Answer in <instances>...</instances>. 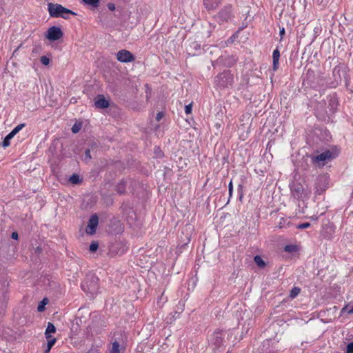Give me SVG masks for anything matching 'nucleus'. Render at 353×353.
Returning a JSON list of instances; mask_svg holds the SVG:
<instances>
[{
    "mask_svg": "<svg viewBox=\"0 0 353 353\" xmlns=\"http://www.w3.org/2000/svg\"><path fill=\"white\" fill-rule=\"evenodd\" d=\"M81 287L85 292L93 297L99 292V278L94 274L87 275Z\"/></svg>",
    "mask_w": 353,
    "mask_h": 353,
    "instance_id": "obj_1",
    "label": "nucleus"
},
{
    "mask_svg": "<svg viewBox=\"0 0 353 353\" xmlns=\"http://www.w3.org/2000/svg\"><path fill=\"white\" fill-rule=\"evenodd\" d=\"M48 10L50 16L54 18L61 17L64 19H69V16H64L63 14H71L72 15H77L76 12L58 3H49L48 4Z\"/></svg>",
    "mask_w": 353,
    "mask_h": 353,
    "instance_id": "obj_2",
    "label": "nucleus"
},
{
    "mask_svg": "<svg viewBox=\"0 0 353 353\" xmlns=\"http://www.w3.org/2000/svg\"><path fill=\"white\" fill-rule=\"evenodd\" d=\"M292 196L296 201H303L308 197L303 185L299 182H292L290 185Z\"/></svg>",
    "mask_w": 353,
    "mask_h": 353,
    "instance_id": "obj_3",
    "label": "nucleus"
},
{
    "mask_svg": "<svg viewBox=\"0 0 353 353\" xmlns=\"http://www.w3.org/2000/svg\"><path fill=\"white\" fill-rule=\"evenodd\" d=\"M233 81L232 75L228 71L219 74L214 79L216 85L220 88H228Z\"/></svg>",
    "mask_w": 353,
    "mask_h": 353,
    "instance_id": "obj_4",
    "label": "nucleus"
},
{
    "mask_svg": "<svg viewBox=\"0 0 353 353\" xmlns=\"http://www.w3.org/2000/svg\"><path fill=\"white\" fill-rule=\"evenodd\" d=\"M232 6L230 4L225 6L214 17L219 24L229 21L232 17Z\"/></svg>",
    "mask_w": 353,
    "mask_h": 353,
    "instance_id": "obj_5",
    "label": "nucleus"
},
{
    "mask_svg": "<svg viewBox=\"0 0 353 353\" xmlns=\"http://www.w3.org/2000/svg\"><path fill=\"white\" fill-rule=\"evenodd\" d=\"M223 331L222 330H216L212 334L211 338L210 345L212 348L213 353H219L221 352V348L223 346Z\"/></svg>",
    "mask_w": 353,
    "mask_h": 353,
    "instance_id": "obj_6",
    "label": "nucleus"
},
{
    "mask_svg": "<svg viewBox=\"0 0 353 353\" xmlns=\"http://www.w3.org/2000/svg\"><path fill=\"white\" fill-rule=\"evenodd\" d=\"M330 176L327 174L319 176L315 185V192L321 194L329 186Z\"/></svg>",
    "mask_w": 353,
    "mask_h": 353,
    "instance_id": "obj_7",
    "label": "nucleus"
},
{
    "mask_svg": "<svg viewBox=\"0 0 353 353\" xmlns=\"http://www.w3.org/2000/svg\"><path fill=\"white\" fill-rule=\"evenodd\" d=\"M63 35L61 29L57 26L50 27L46 34V38L50 41H57L61 39Z\"/></svg>",
    "mask_w": 353,
    "mask_h": 353,
    "instance_id": "obj_8",
    "label": "nucleus"
},
{
    "mask_svg": "<svg viewBox=\"0 0 353 353\" xmlns=\"http://www.w3.org/2000/svg\"><path fill=\"white\" fill-rule=\"evenodd\" d=\"M117 59L120 62L128 63L133 61L135 59V57L130 51L121 50L117 52Z\"/></svg>",
    "mask_w": 353,
    "mask_h": 353,
    "instance_id": "obj_9",
    "label": "nucleus"
},
{
    "mask_svg": "<svg viewBox=\"0 0 353 353\" xmlns=\"http://www.w3.org/2000/svg\"><path fill=\"white\" fill-rule=\"evenodd\" d=\"M336 156H312V163L318 168H323Z\"/></svg>",
    "mask_w": 353,
    "mask_h": 353,
    "instance_id": "obj_10",
    "label": "nucleus"
},
{
    "mask_svg": "<svg viewBox=\"0 0 353 353\" xmlns=\"http://www.w3.org/2000/svg\"><path fill=\"white\" fill-rule=\"evenodd\" d=\"M99 223V217L97 214H92L88 223V226L85 230L88 234H94L96 233V230Z\"/></svg>",
    "mask_w": 353,
    "mask_h": 353,
    "instance_id": "obj_11",
    "label": "nucleus"
},
{
    "mask_svg": "<svg viewBox=\"0 0 353 353\" xmlns=\"http://www.w3.org/2000/svg\"><path fill=\"white\" fill-rule=\"evenodd\" d=\"M95 107L100 109L107 108L110 103L103 95L98 94L94 100Z\"/></svg>",
    "mask_w": 353,
    "mask_h": 353,
    "instance_id": "obj_12",
    "label": "nucleus"
},
{
    "mask_svg": "<svg viewBox=\"0 0 353 353\" xmlns=\"http://www.w3.org/2000/svg\"><path fill=\"white\" fill-rule=\"evenodd\" d=\"M203 5L208 10H214L221 4V0H203Z\"/></svg>",
    "mask_w": 353,
    "mask_h": 353,
    "instance_id": "obj_13",
    "label": "nucleus"
},
{
    "mask_svg": "<svg viewBox=\"0 0 353 353\" xmlns=\"http://www.w3.org/2000/svg\"><path fill=\"white\" fill-rule=\"evenodd\" d=\"M268 162H266L265 156H259L258 163L256 165L255 170H259L260 172H263L267 170Z\"/></svg>",
    "mask_w": 353,
    "mask_h": 353,
    "instance_id": "obj_14",
    "label": "nucleus"
},
{
    "mask_svg": "<svg viewBox=\"0 0 353 353\" xmlns=\"http://www.w3.org/2000/svg\"><path fill=\"white\" fill-rule=\"evenodd\" d=\"M341 152V148L337 145H331L329 148H325L321 152H318L319 154H337Z\"/></svg>",
    "mask_w": 353,
    "mask_h": 353,
    "instance_id": "obj_15",
    "label": "nucleus"
},
{
    "mask_svg": "<svg viewBox=\"0 0 353 353\" xmlns=\"http://www.w3.org/2000/svg\"><path fill=\"white\" fill-rule=\"evenodd\" d=\"M279 58H280V52L278 48H276L273 51V54H272V59H273L272 69L274 71H276L279 69Z\"/></svg>",
    "mask_w": 353,
    "mask_h": 353,
    "instance_id": "obj_16",
    "label": "nucleus"
},
{
    "mask_svg": "<svg viewBox=\"0 0 353 353\" xmlns=\"http://www.w3.org/2000/svg\"><path fill=\"white\" fill-rule=\"evenodd\" d=\"M127 183L124 179H121L115 186V190L119 194H124L125 193Z\"/></svg>",
    "mask_w": 353,
    "mask_h": 353,
    "instance_id": "obj_17",
    "label": "nucleus"
},
{
    "mask_svg": "<svg viewBox=\"0 0 353 353\" xmlns=\"http://www.w3.org/2000/svg\"><path fill=\"white\" fill-rule=\"evenodd\" d=\"M90 148H86L85 150V154H90L91 152H99V145L97 142L93 141L90 144Z\"/></svg>",
    "mask_w": 353,
    "mask_h": 353,
    "instance_id": "obj_18",
    "label": "nucleus"
},
{
    "mask_svg": "<svg viewBox=\"0 0 353 353\" xmlns=\"http://www.w3.org/2000/svg\"><path fill=\"white\" fill-rule=\"evenodd\" d=\"M56 332V327L54 324L51 322H49L47 325V328L45 332L46 338H50V334L54 333Z\"/></svg>",
    "mask_w": 353,
    "mask_h": 353,
    "instance_id": "obj_19",
    "label": "nucleus"
},
{
    "mask_svg": "<svg viewBox=\"0 0 353 353\" xmlns=\"http://www.w3.org/2000/svg\"><path fill=\"white\" fill-rule=\"evenodd\" d=\"M112 348L110 350V353H120V342L117 339L112 343Z\"/></svg>",
    "mask_w": 353,
    "mask_h": 353,
    "instance_id": "obj_20",
    "label": "nucleus"
},
{
    "mask_svg": "<svg viewBox=\"0 0 353 353\" xmlns=\"http://www.w3.org/2000/svg\"><path fill=\"white\" fill-rule=\"evenodd\" d=\"M69 181L72 184H79L82 180L77 174H73L69 179Z\"/></svg>",
    "mask_w": 353,
    "mask_h": 353,
    "instance_id": "obj_21",
    "label": "nucleus"
},
{
    "mask_svg": "<svg viewBox=\"0 0 353 353\" xmlns=\"http://www.w3.org/2000/svg\"><path fill=\"white\" fill-rule=\"evenodd\" d=\"M301 289L299 287H293L290 292L289 297L291 299L296 298L300 293Z\"/></svg>",
    "mask_w": 353,
    "mask_h": 353,
    "instance_id": "obj_22",
    "label": "nucleus"
},
{
    "mask_svg": "<svg viewBox=\"0 0 353 353\" xmlns=\"http://www.w3.org/2000/svg\"><path fill=\"white\" fill-rule=\"evenodd\" d=\"M254 261L259 268H263L265 266V261L259 255H256L254 257Z\"/></svg>",
    "mask_w": 353,
    "mask_h": 353,
    "instance_id": "obj_23",
    "label": "nucleus"
},
{
    "mask_svg": "<svg viewBox=\"0 0 353 353\" xmlns=\"http://www.w3.org/2000/svg\"><path fill=\"white\" fill-rule=\"evenodd\" d=\"M337 106V102L336 100L334 98L330 97L329 99V107H330V111L333 113L334 112Z\"/></svg>",
    "mask_w": 353,
    "mask_h": 353,
    "instance_id": "obj_24",
    "label": "nucleus"
},
{
    "mask_svg": "<svg viewBox=\"0 0 353 353\" xmlns=\"http://www.w3.org/2000/svg\"><path fill=\"white\" fill-rule=\"evenodd\" d=\"M48 303V299L47 298H44L38 305L37 310L39 312H42L45 310V305Z\"/></svg>",
    "mask_w": 353,
    "mask_h": 353,
    "instance_id": "obj_25",
    "label": "nucleus"
},
{
    "mask_svg": "<svg viewBox=\"0 0 353 353\" xmlns=\"http://www.w3.org/2000/svg\"><path fill=\"white\" fill-rule=\"evenodd\" d=\"M14 137V135L10 132L3 141V146L7 147L10 145V141Z\"/></svg>",
    "mask_w": 353,
    "mask_h": 353,
    "instance_id": "obj_26",
    "label": "nucleus"
},
{
    "mask_svg": "<svg viewBox=\"0 0 353 353\" xmlns=\"http://www.w3.org/2000/svg\"><path fill=\"white\" fill-rule=\"evenodd\" d=\"M285 252L292 253L297 250V247L295 245H286L284 248Z\"/></svg>",
    "mask_w": 353,
    "mask_h": 353,
    "instance_id": "obj_27",
    "label": "nucleus"
},
{
    "mask_svg": "<svg viewBox=\"0 0 353 353\" xmlns=\"http://www.w3.org/2000/svg\"><path fill=\"white\" fill-rule=\"evenodd\" d=\"M82 128V123H75L73 126L72 127V132L74 134H76L80 131V130Z\"/></svg>",
    "mask_w": 353,
    "mask_h": 353,
    "instance_id": "obj_28",
    "label": "nucleus"
},
{
    "mask_svg": "<svg viewBox=\"0 0 353 353\" xmlns=\"http://www.w3.org/2000/svg\"><path fill=\"white\" fill-rule=\"evenodd\" d=\"M99 248V243L97 241H92L90 245L89 250L90 252H95Z\"/></svg>",
    "mask_w": 353,
    "mask_h": 353,
    "instance_id": "obj_29",
    "label": "nucleus"
},
{
    "mask_svg": "<svg viewBox=\"0 0 353 353\" xmlns=\"http://www.w3.org/2000/svg\"><path fill=\"white\" fill-rule=\"evenodd\" d=\"M275 145V141L274 139H272L270 140L268 144H267V146H266V150H265V153L266 152H269L270 154H272L271 152H272V146H274Z\"/></svg>",
    "mask_w": 353,
    "mask_h": 353,
    "instance_id": "obj_30",
    "label": "nucleus"
},
{
    "mask_svg": "<svg viewBox=\"0 0 353 353\" xmlns=\"http://www.w3.org/2000/svg\"><path fill=\"white\" fill-rule=\"evenodd\" d=\"M25 126L24 123H21L17 125L10 132L14 136L17 134L23 127Z\"/></svg>",
    "mask_w": 353,
    "mask_h": 353,
    "instance_id": "obj_31",
    "label": "nucleus"
},
{
    "mask_svg": "<svg viewBox=\"0 0 353 353\" xmlns=\"http://www.w3.org/2000/svg\"><path fill=\"white\" fill-rule=\"evenodd\" d=\"M86 4L91 5L94 7H98L99 0H83Z\"/></svg>",
    "mask_w": 353,
    "mask_h": 353,
    "instance_id": "obj_32",
    "label": "nucleus"
},
{
    "mask_svg": "<svg viewBox=\"0 0 353 353\" xmlns=\"http://www.w3.org/2000/svg\"><path fill=\"white\" fill-rule=\"evenodd\" d=\"M239 199L241 200L243 197V185L242 184H239L238 189H237Z\"/></svg>",
    "mask_w": 353,
    "mask_h": 353,
    "instance_id": "obj_33",
    "label": "nucleus"
},
{
    "mask_svg": "<svg viewBox=\"0 0 353 353\" xmlns=\"http://www.w3.org/2000/svg\"><path fill=\"white\" fill-rule=\"evenodd\" d=\"M41 63L44 65H48L50 63V59L46 56H42L40 59Z\"/></svg>",
    "mask_w": 353,
    "mask_h": 353,
    "instance_id": "obj_34",
    "label": "nucleus"
},
{
    "mask_svg": "<svg viewBox=\"0 0 353 353\" xmlns=\"http://www.w3.org/2000/svg\"><path fill=\"white\" fill-rule=\"evenodd\" d=\"M310 225H311V224L309 222H306V223H303L299 224L296 226V228L305 229V228H308L309 227H310Z\"/></svg>",
    "mask_w": 353,
    "mask_h": 353,
    "instance_id": "obj_35",
    "label": "nucleus"
},
{
    "mask_svg": "<svg viewBox=\"0 0 353 353\" xmlns=\"http://www.w3.org/2000/svg\"><path fill=\"white\" fill-rule=\"evenodd\" d=\"M192 103H190L187 105H185V112L187 114H189L192 112Z\"/></svg>",
    "mask_w": 353,
    "mask_h": 353,
    "instance_id": "obj_36",
    "label": "nucleus"
},
{
    "mask_svg": "<svg viewBox=\"0 0 353 353\" xmlns=\"http://www.w3.org/2000/svg\"><path fill=\"white\" fill-rule=\"evenodd\" d=\"M228 192H229V198H230L232 196L233 192V185L232 181H230L228 185Z\"/></svg>",
    "mask_w": 353,
    "mask_h": 353,
    "instance_id": "obj_37",
    "label": "nucleus"
},
{
    "mask_svg": "<svg viewBox=\"0 0 353 353\" xmlns=\"http://www.w3.org/2000/svg\"><path fill=\"white\" fill-rule=\"evenodd\" d=\"M346 353H353V342L347 344Z\"/></svg>",
    "mask_w": 353,
    "mask_h": 353,
    "instance_id": "obj_38",
    "label": "nucleus"
},
{
    "mask_svg": "<svg viewBox=\"0 0 353 353\" xmlns=\"http://www.w3.org/2000/svg\"><path fill=\"white\" fill-rule=\"evenodd\" d=\"M46 339L48 341V343L50 344L52 346L54 345L57 341L56 339L52 336H50V338H46Z\"/></svg>",
    "mask_w": 353,
    "mask_h": 353,
    "instance_id": "obj_39",
    "label": "nucleus"
},
{
    "mask_svg": "<svg viewBox=\"0 0 353 353\" xmlns=\"http://www.w3.org/2000/svg\"><path fill=\"white\" fill-rule=\"evenodd\" d=\"M86 353H99V350L97 347L92 346Z\"/></svg>",
    "mask_w": 353,
    "mask_h": 353,
    "instance_id": "obj_40",
    "label": "nucleus"
},
{
    "mask_svg": "<svg viewBox=\"0 0 353 353\" xmlns=\"http://www.w3.org/2000/svg\"><path fill=\"white\" fill-rule=\"evenodd\" d=\"M191 48H194V50H200L201 49V46L200 44H199L197 42L194 41L193 43H192L191 44Z\"/></svg>",
    "mask_w": 353,
    "mask_h": 353,
    "instance_id": "obj_41",
    "label": "nucleus"
},
{
    "mask_svg": "<svg viewBox=\"0 0 353 353\" xmlns=\"http://www.w3.org/2000/svg\"><path fill=\"white\" fill-rule=\"evenodd\" d=\"M164 117L163 112H159L156 116V121H159Z\"/></svg>",
    "mask_w": 353,
    "mask_h": 353,
    "instance_id": "obj_42",
    "label": "nucleus"
},
{
    "mask_svg": "<svg viewBox=\"0 0 353 353\" xmlns=\"http://www.w3.org/2000/svg\"><path fill=\"white\" fill-rule=\"evenodd\" d=\"M83 158H82V161H83L86 163H89L92 159V156H83Z\"/></svg>",
    "mask_w": 353,
    "mask_h": 353,
    "instance_id": "obj_43",
    "label": "nucleus"
},
{
    "mask_svg": "<svg viewBox=\"0 0 353 353\" xmlns=\"http://www.w3.org/2000/svg\"><path fill=\"white\" fill-rule=\"evenodd\" d=\"M108 8L110 10L114 11L115 10V5L113 3H108Z\"/></svg>",
    "mask_w": 353,
    "mask_h": 353,
    "instance_id": "obj_44",
    "label": "nucleus"
},
{
    "mask_svg": "<svg viewBox=\"0 0 353 353\" xmlns=\"http://www.w3.org/2000/svg\"><path fill=\"white\" fill-rule=\"evenodd\" d=\"M279 34L281 36V39H282L283 35L285 34V28H280Z\"/></svg>",
    "mask_w": 353,
    "mask_h": 353,
    "instance_id": "obj_45",
    "label": "nucleus"
},
{
    "mask_svg": "<svg viewBox=\"0 0 353 353\" xmlns=\"http://www.w3.org/2000/svg\"><path fill=\"white\" fill-rule=\"evenodd\" d=\"M12 239H18V233L17 232H13L11 235Z\"/></svg>",
    "mask_w": 353,
    "mask_h": 353,
    "instance_id": "obj_46",
    "label": "nucleus"
},
{
    "mask_svg": "<svg viewBox=\"0 0 353 353\" xmlns=\"http://www.w3.org/2000/svg\"><path fill=\"white\" fill-rule=\"evenodd\" d=\"M347 313L348 314H353V307L350 310H348Z\"/></svg>",
    "mask_w": 353,
    "mask_h": 353,
    "instance_id": "obj_47",
    "label": "nucleus"
},
{
    "mask_svg": "<svg viewBox=\"0 0 353 353\" xmlns=\"http://www.w3.org/2000/svg\"><path fill=\"white\" fill-rule=\"evenodd\" d=\"M52 345L50 344H49L48 343H47V348H48L49 350H50L52 348Z\"/></svg>",
    "mask_w": 353,
    "mask_h": 353,
    "instance_id": "obj_48",
    "label": "nucleus"
},
{
    "mask_svg": "<svg viewBox=\"0 0 353 353\" xmlns=\"http://www.w3.org/2000/svg\"><path fill=\"white\" fill-rule=\"evenodd\" d=\"M52 345L50 344H49L48 343H47V348H48L49 350H50L52 348Z\"/></svg>",
    "mask_w": 353,
    "mask_h": 353,
    "instance_id": "obj_49",
    "label": "nucleus"
},
{
    "mask_svg": "<svg viewBox=\"0 0 353 353\" xmlns=\"http://www.w3.org/2000/svg\"><path fill=\"white\" fill-rule=\"evenodd\" d=\"M50 351V350H49L48 348H47V349L45 350V352H44V353H48Z\"/></svg>",
    "mask_w": 353,
    "mask_h": 353,
    "instance_id": "obj_50",
    "label": "nucleus"
},
{
    "mask_svg": "<svg viewBox=\"0 0 353 353\" xmlns=\"http://www.w3.org/2000/svg\"><path fill=\"white\" fill-rule=\"evenodd\" d=\"M279 228H283V225H281V223H279Z\"/></svg>",
    "mask_w": 353,
    "mask_h": 353,
    "instance_id": "obj_51",
    "label": "nucleus"
},
{
    "mask_svg": "<svg viewBox=\"0 0 353 353\" xmlns=\"http://www.w3.org/2000/svg\"><path fill=\"white\" fill-rule=\"evenodd\" d=\"M326 112L325 109L323 108L322 112Z\"/></svg>",
    "mask_w": 353,
    "mask_h": 353,
    "instance_id": "obj_52",
    "label": "nucleus"
},
{
    "mask_svg": "<svg viewBox=\"0 0 353 353\" xmlns=\"http://www.w3.org/2000/svg\"><path fill=\"white\" fill-rule=\"evenodd\" d=\"M345 307H343L341 312H343L345 310Z\"/></svg>",
    "mask_w": 353,
    "mask_h": 353,
    "instance_id": "obj_53",
    "label": "nucleus"
},
{
    "mask_svg": "<svg viewBox=\"0 0 353 353\" xmlns=\"http://www.w3.org/2000/svg\"><path fill=\"white\" fill-rule=\"evenodd\" d=\"M70 14H63L64 16H68Z\"/></svg>",
    "mask_w": 353,
    "mask_h": 353,
    "instance_id": "obj_54",
    "label": "nucleus"
}]
</instances>
